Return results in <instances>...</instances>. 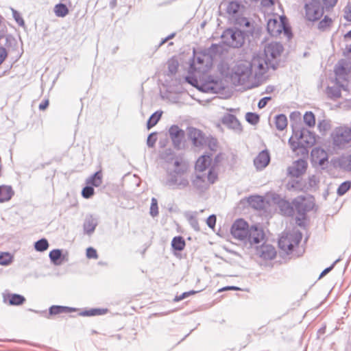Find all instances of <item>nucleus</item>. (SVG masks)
<instances>
[{
	"label": "nucleus",
	"mask_w": 351,
	"mask_h": 351,
	"mask_svg": "<svg viewBox=\"0 0 351 351\" xmlns=\"http://www.w3.org/2000/svg\"><path fill=\"white\" fill-rule=\"evenodd\" d=\"M51 262L55 265H60L63 261H66V256L59 249H54L49 254Z\"/></svg>",
	"instance_id": "obj_22"
},
{
	"label": "nucleus",
	"mask_w": 351,
	"mask_h": 351,
	"mask_svg": "<svg viewBox=\"0 0 351 351\" xmlns=\"http://www.w3.org/2000/svg\"><path fill=\"white\" fill-rule=\"evenodd\" d=\"M97 226V219L93 215H88L86 217L84 223V230L87 234H91Z\"/></svg>",
	"instance_id": "obj_23"
},
{
	"label": "nucleus",
	"mask_w": 351,
	"mask_h": 351,
	"mask_svg": "<svg viewBox=\"0 0 351 351\" xmlns=\"http://www.w3.org/2000/svg\"><path fill=\"white\" fill-rule=\"evenodd\" d=\"M227 290H240V288H239L237 287H234V286H228V287H225L219 289V291H227Z\"/></svg>",
	"instance_id": "obj_60"
},
{
	"label": "nucleus",
	"mask_w": 351,
	"mask_h": 351,
	"mask_svg": "<svg viewBox=\"0 0 351 351\" xmlns=\"http://www.w3.org/2000/svg\"><path fill=\"white\" fill-rule=\"evenodd\" d=\"M176 34L175 33H172L171 34H170L169 36H168L167 37H166L165 38L162 39L159 45V46H161L163 44H165L166 42H167L169 40L173 38L174 36H175Z\"/></svg>",
	"instance_id": "obj_59"
},
{
	"label": "nucleus",
	"mask_w": 351,
	"mask_h": 351,
	"mask_svg": "<svg viewBox=\"0 0 351 351\" xmlns=\"http://www.w3.org/2000/svg\"><path fill=\"white\" fill-rule=\"evenodd\" d=\"M256 254L265 260H272L276 257L275 247L269 244L264 243L260 247H256Z\"/></svg>",
	"instance_id": "obj_15"
},
{
	"label": "nucleus",
	"mask_w": 351,
	"mask_h": 351,
	"mask_svg": "<svg viewBox=\"0 0 351 351\" xmlns=\"http://www.w3.org/2000/svg\"><path fill=\"white\" fill-rule=\"evenodd\" d=\"M331 23V19L327 16H325L324 19L319 23L318 27L320 29H324L327 27H329Z\"/></svg>",
	"instance_id": "obj_43"
},
{
	"label": "nucleus",
	"mask_w": 351,
	"mask_h": 351,
	"mask_svg": "<svg viewBox=\"0 0 351 351\" xmlns=\"http://www.w3.org/2000/svg\"><path fill=\"white\" fill-rule=\"evenodd\" d=\"M86 256L88 258L97 259L98 258V255H97V252L96 250L91 247L87 248Z\"/></svg>",
	"instance_id": "obj_47"
},
{
	"label": "nucleus",
	"mask_w": 351,
	"mask_h": 351,
	"mask_svg": "<svg viewBox=\"0 0 351 351\" xmlns=\"http://www.w3.org/2000/svg\"><path fill=\"white\" fill-rule=\"evenodd\" d=\"M48 106H49V101L45 100L40 104L39 109L40 110H44L47 108Z\"/></svg>",
	"instance_id": "obj_58"
},
{
	"label": "nucleus",
	"mask_w": 351,
	"mask_h": 351,
	"mask_svg": "<svg viewBox=\"0 0 351 351\" xmlns=\"http://www.w3.org/2000/svg\"><path fill=\"white\" fill-rule=\"evenodd\" d=\"M278 208L283 215L291 216L294 214L295 208L293 202L290 203L288 201L280 199L278 202Z\"/></svg>",
	"instance_id": "obj_21"
},
{
	"label": "nucleus",
	"mask_w": 351,
	"mask_h": 351,
	"mask_svg": "<svg viewBox=\"0 0 351 351\" xmlns=\"http://www.w3.org/2000/svg\"><path fill=\"white\" fill-rule=\"evenodd\" d=\"M188 136L195 147H202L206 144L208 141V138L204 136V133L195 128H189Z\"/></svg>",
	"instance_id": "obj_13"
},
{
	"label": "nucleus",
	"mask_w": 351,
	"mask_h": 351,
	"mask_svg": "<svg viewBox=\"0 0 351 351\" xmlns=\"http://www.w3.org/2000/svg\"><path fill=\"white\" fill-rule=\"evenodd\" d=\"M267 29L268 33L271 36H278L282 32V30L284 29L285 33L288 34L289 29H286L284 26V24L278 21L276 19H269L267 21Z\"/></svg>",
	"instance_id": "obj_14"
},
{
	"label": "nucleus",
	"mask_w": 351,
	"mask_h": 351,
	"mask_svg": "<svg viewBox=\"0 0 351 351\" xmlns=\"http://www.w3.org/2000/svg\"><path fill=\"white\" fill-rule=\"evenodd\" d=\"M340 258H338L332 264L331 266L326 268L325 269H324L322 271V272L321 273V274L319 275V278H323L324 276H326L328 273H329L334 267V266L339 262L340 261Z\"/></svg>",
	"instance_id": "obj_49"
},
{
	"label": "nucleus",
	"mask_w": 351,
	"mask_h": 351,
	"mask_svg": "<svg viewBox=\"0 0 351 351\" xmlns=\"http://www.w3.org/2000/svg\"><path fill=\"white\" fill-rule=\"evenodd\" d=\"M304 16L309 21H316L324 14V7L319 0H304Z\"/></svg>",
	"instance_id": "obj_9"
},
{
	"label": "nucleus",
	"mask_w": 351,
	"mask_h": 351,
	"mask_svg": "<svg viewBox=\"0 0 351 351\" xmlns=\"http://www.w3.org/2000/svg\"><path fill=\"white\" fill-rule=\"evenodd\" d=\"M351 182L349 181L341 183L337 189V194L340 196L343 195L350 188Z\"/></svg>",
	"instance_id": "obj_39"
},
{
	"label": "nucleus",
	"mask_w": 351,
	"mask_h": 351,
	"mask_svg": "<svg viewBox=\"0 0 351 351\" xmlns=\"http://www.w3.org/2000/svg\"><path fill=\"white\" fill-rule=\"evenodd\" d=\"M150 215L152 217H156L158 215V201L155 197L152 199L150 206Z\"/></svg>",
	"instance_id": "obj_40"
},
{
	"label": "nucleus",
	"mask_w": 351,
	"mask_h": 351,
	"mask_svg": "<svg viewBox=\"0 0 351 351\" xmlns=\"http://www.w3.org/2000/svg\"><path fill=\"white\" fill-rule=\"evenodd\" d=\"M186 80L188 83H189L190 84H191L192 86H195V87H197L199 90H201L204 92H206L207 91L208 89H210V86H205V87H203V86H201L199 87V83H198V81L196 80V79H194L193 77H186Z\"/></svg>",
	"instance_id": "obj_38"
},
{
	"label": "nucleus",
	"mask_w": 351,
	"mask_h": 351,
	"mask_svg": "<svg viewBox=\"0 0 351 351\" xmlns=\"http://www.w3.org/2000/svg\"><path fill=\"white\" fill-rule=\"evenodd\" d=\"M326 9L332 8L338 0H322Z\"/></svg>",
	"instance_id": "obj_52"
},
{
	"label": "nucleus",
	"mask_w": 351,
	"mask_h": 351,
	"mask_svg": "<svg viewBox=\"0 0 351 351\" xmlns=\"http://www.w3.org/2000/svg\"><path fill=\"white\" fill-rule=\"evenodd\" d=\"M315 134L304 128L293 129V136H291L289 140L293 151H295L299 147H311L315 143Z\"/></svg>",
	"instance_id": "obj_4"
},
{
	"label": "nucleus",
	"mask_w": 351,
	"mask_h": 351,
	"mask_svg": "<svg viewBox=\"0 0 351 351\" xmlns=\"http://www.w3.org/2000/svg\"><path fill=\"white\" fill-rule=\"evenodd\" d=\"M219 45L216 44H213L208 49V53L210 55L216 53L218 51Z\"/></svg>",
	"instance_id": "obj_55"
},
{
	"label": "nucleus",
	"mask_w": 351,
	"mask_h": 351,
	"mask_svg": "<svg viewBox=\"0 0 351 351\" xmlns=\"http://www.w3.org/2000/svg\"><path fill=\"white\" fill-rule=\"evenodd\" d=\"M206 223L209 228H213L216 223V216L215 215H210L206 220Z\"/></svg>",
	"instance_id": "obj_50"
},
{
	"label": "nucleus",
	"mask_w": 351,
	"mask_h": 351,
	"mask_svg": "<svg viewBox=\"0 0 351 351\" xmlns=\"http://www.w3.org/2000/svg\"><path fill=\"white\" fill-rule=\"evenodd\" d=\"M11 10L12 13V16L16 21V22L19 24V25L24 26L25 23L23 18L21 16V14L14 8H11Z\"/></svg>",
	"instance_id": "obj_42"
},
{
	"label": "nucleus",
	"mask_w": 351,
	"mask_h": 351,
	"mask_svg": "<svg viewBox=\"0 0 351 351\" xmlns=\"http://www.w3.org/2000/svg\"><path fill=\"white\" fill-rule=\"evenodd\" d=\"M231 234L233 237L242 241L245 245L252 247L264 239V232L256 226L249 228L247 223L243 219H237L232 224Z\"/></svg>",
	"instance_id": "obj_1"
},
{
	"label": "nucleus",
	"mask_w": 351,
	"mask_h": 351,
	"mask_svg": "<svg viewBox=\"0 0 351 351\" xmlns=\"http://www.w3.org/2000/svg\"><path fill=\"white\" fill-rule=\"evenodd\" d=\"M343 18L348 21L351 22V3H348L343 10Z\"/></svg>",
	"instance_id": "obj_44"
},
{
	"label": "nucleus",
	"mask_w": 351,
	"mask_h": 351,
	"mask_svg": "<svg viewBox=\"0 0 351 351\" xmlns=\"http://www.w3.org/2000/svg\"><path fill=\"white\" fill-rule=\"evenodd\" d=\"M49 247V243L46 239H41L34 243V248L37 252H44Z\"/></svg>",
	"instance_id": "obj_34"
},
{
	"label": "nucleus",
	"mask_w": 351,
	"mask_h": 351,
	"mask_svg": "<svg viewBox=\"0 0 351 351\" xmlns=\"http://www.w3.org/2000/svg\"><path fill=\"white\" fill-rule=\"evenodd\" d=\"M293 205L294 206L295 210L300 215L296 217V221L298 224L301 226V223L299 221L304 217L306 212L313 208L314 202L311 197L298 196L293 200Z\"/></svg>",
	"instance_id": "obj_11"
},
{
	"label": "nucleus",
	"mask_w": 351,
	"mask_h": 351,
	"mask_svg": "<svg viewBox=\"0 0 351 351\" xmlns=\"http://www.w3.org/2000/svg\"><path fill=\"white\" fill-rule=\"evenodd\" d=\"M93 194L94 189L91 186H86L82 191V195L86 199L91 197Z\"/></svg>",
	"instance_id": "obj_41"
},
{
	"label": "nucleus",
	"mask_w": 351,
	"mask_h": 351,
	"mask_svg": "<svg viewBox=\"0 0 351 351\" xmlns=\"http://www.w3.org/2000/svg\"><path fill=\"white\" fill-rule=\"evenodd\" d=\"M345 37L346 38H351V30L349 31L346 35H345Z\"/></svg>",
	"instance_id": "obj_64"
},
{
	"label": "nucleus",
	"mask_w": 351,
	"mask_h": 351,
	"mask_svg": "<svg viewBox=\"0 0 351 351\" xmlns=\"http://www.w3.org/2000/svg\"><path fill=\"white\" fill-rule=\"evenodd\" d=\"M106 312L107 309L106 308H92L83 311L81 315L83 316H95L106 314Z\"/></svg>",
	"instance_id": "obj_32"
},
{
	"label": "nucleus",
	"mask_w": 351,
	"mask_h": 351,
	"mask_svg": "<svg viewBox=\"0 0 351 351\" xmlns=\"http://www.w3.org/2000/svg\"><path fill=\"white\" fill-rule=\"evenodd\" d=\"M333 144L339 148H343L351 142V128L347 126L336 128L332 133Z\"/></svg>",
	"instance_id": "obj_10"
},
{
	"label": "nucleus",
	"mask_w": 351,
	"mask_h": 351,
	"mask_svg": "<svg viewBox=\"0 0 351 351\" xmlns=\"http://www.w3.org/2000/svg\"><path fill=\"white\" fill-rule=\"evenodd\" d=\"M270 162V155L267 150H263L254 159V165L257 171L263 170Z\"/></svg>",
	"instance_id": "obj_17"
},
{
	"label": "nucleus",
	"mask_w": 351,
	"mask_h": 351,
	"mask_svg": "<svg viewBox=\"0 0 351 351\" xmlns=\"http://www.w3.org/2000/svg\"><path fill=\"white\" fill-rule=\"evenodd\" d=\"M169 133L174 147L180 149L184 136V132L178 125H172L169 130Z\"/></svg>",
	"instance_id": "obj_16"
},
{
	"label": "nucleus",
	"mask_w": 351,
	"mask_h": 351,
	"mask_svg": "<svg viewBox=\"0 0 351 351\" xmlns=\"http://www.w3.org/2000/svg\"><path fill=\"white\" fill-rule=\"evenodd\" d=\"M7 56H8V53H7L6 49L3 47H0V65L5 60Z\"/></svg>",
	"instance_id": "obj_54"
},
{
	"label": "nucleus",
	"mask_w": 351,
	"mask_h": 351,
	"mask_svg": "<svg viewBox=\"0 0 351 351\" xmlns=\"http://www.w3.org/2000/svg\"><path fill=\"white\" fill-rule=\"evenodd\" d=\"M318 128L320 132H325L328 130L329 128V124L328 122L325 120H323L322 121H319L318 123Z\"/></svg>",
	"instance_id": "obj_51"
},
{
	"label": "nucleus",
	"mask_w": 351,
	"mask_h": 351,
	"mask_svg": "<svg viewBox=\"0 0 351 351\" xmlns=\"http://www.w3.org/2000/svg\"><path fill=\"white\" fill-rule=\"evenodd\" d=\"M14 191L10 186H0V203L9 201L14 195Z\"/></svg>",
	"instance_id": "obj_24"
},
{
	"label": "nucleus",
	"mask_w": 351,
	"mask_h": 351,
	"mask_svg": "<svg viewBox=\"0 0 351 351\" xmlns=\"http://www.w3.org/2000/svg\"><path fill=\"white\" fill-rule=\"evenodd\" d=\"M222 123L237 132H240L242 130L240 122L233 114H227L224 115L222 119Z\"/></svg>",
	"instance_id": "obj_19"
},
{
	"label": "nucleus",
	"mask_w": 351,
	"mask_h": 351,
	"mask_svg": "<svg viewBox=\"0 0 351 351\" xmlns=\"http://www.w3.org/2000/svg\"><path fill=\"white\" fill-rule=\"evenodd\" d=\"M189 221L191 227L196 231L199 230V223L196 217L190 216L189 217Z\"/></svg>",
	"instance_id": "obj_48"
},
{
	"label": "nucleus",
	"mask_w": 351,
	"mask_h": 351,
	"mask_svg": "<svg viewBox=\"0 0 351 351\" xmlns=\"http://www.w3.org/2000/svg\"><path fill=\"white\" fill-rule=\"evenodd\" d=\"M217 179V173L213 168H210L207 172L195 171L191 181L193 189L198 193H203L215 182Z\"/></svg>",
	"instance_id": "obj_3"
},
{
	"label": "nucleus",
	"mask_w": 351,
	"mask_h": 351,
	"mask_svg": "<svg viewBox=\"0 0 351 351\" xmlns=\"http://www.w3.org/2000/svg\"><path fill=\"white\" fill-rule=\"evenodd\" d=\"M221 39L225 45L233 48H239L244 43V33L237 28L228 29L223 32Z\"/></svg>",
	"instance_id": "obj_8"
},
{
	"label": "nucleus",
	"mask_w": 351,
	"mask_h": 351,
	"mask_svg": "<svg viewBox=\"0 0 351 351\" xmlns=\"http://www.w3.org/2000/svg\"><path fill=\"white\" fill-rule=\"evenodd\" d=\"M345 162L346 169L349 171H351V155L346 158Z\"/></svg>",
	"instance_id": "obj_57"
},
{
	"label": "nucleus",
	"mask_w": 351,
	"mask_h": 351,
	"mask_svg": "<svg viewBox=\"0 0 351 351\" xmlns=\"http://www.w3.org/2000/svg\"><path fill=\"white\" fill-rule=\"evenodd\" d=\"M304 121L309 127H313L315 124V119L312 112H306L304 115Z\"/></svg>",
	"instance_id": "obj_36"
},
{
	"label": "nucleus",
	"mask_w": 351,
	"mask_h": 351,
	"mask_svg": "<svg viewBox=\"0 0 351 351\" xmlns=\"http://www.w3.org/2000/svg\"><path fill=\"white\" fill-rule=\"evenodd\" d=\"M248 64H250V68L255 76V80H257L258 82L262 80L264 75L269 68L276 69L274 63L268 61L266 57H264L259 52L253 56L251 61L248 62Z\"/></svg>",
	"instance_id": "obj_6"
},
{
	"label": "nucleus",
	"mask_w": 351,
	"mask_h": 351,
	"mask_svg": "<svg viewBox=\"0 0 351 351\" xmlns=\"http://www.w3.org/2000/svg\"><path fill=\"white\" fill-rule=\"evenodd\" d=\"M171 246L176 250L182 251L185 247V241L180 236L175 237L171 241Z\"/></svg>",
	"instance_id": "obj_30"
},
{
	"label": "nucleus",
	"mask_w": 351,
	"mask_h": 351,
	"mask_svg": "<svg viewBox=\"0 0 351 351\" xmlns=\"http://www.w3.org/2000/svg\"><path fill=\"white\" fill-rule=\"evenodd\" d=\"M246 121L252 125H256L259 121L258 114L253 112H247L245 114Z\"/></svg>",
	"instance_id": "obj_37"
},
{
	"label": "nucleus",
	"mask_w": 351,
	"mask_h": 351,
	"mask_svg": "<svg viewBox=\"0 0 351 351\" xmlns=\"http://www.w3.org/2000/svg\"><path fill=\"white\" fill-rule=\"evenodd\" d=\"M86 183L94 186H99L102 183V175L100 171H97L86 180Z\"/></svg>",
	"instance_id": "obj_28"
},
{
	"label": "nucleus",
	"mask_w": 351,
	"mask_h": 351,
	"mask_svg": "<svg viewBox=\"0 0 351 351\" xmlns=\"http://www.w3.org/2000/svg\"><path fill=\"white\" fill-rule=\"evenodd\" d=\"M275 125L277 130L282 131L287 126V119L285 114H280L275 117Z\"/></svg>",
	"instance_id": "obj_26"
},
{
	"label": "nucleus",
	"mask_w": 351,
	"mask_h": 351,
	"mask_svg": "<svg viewBox=\"0 0 351 351\" xmlns=\"http://www.w3.org/2000/svg\"><path fill=\"white\" fill-rule=\"evenodd\" d=\"M271 97H265L262 98V99L259 101V102H258V107L259 108H264V107L267 105V102H268L269 100H271Z\"/></svg>",
	"instance_id": "obj_53"
},
{
	"label": "nucleus",
	"mask_w": 351,
	"mask_h": 351,
	"mask_svg": "<svg viewBox=\"0 0 351 351\" xmlns=\"http://www.w3.org/2000/svg\"><path fill=\"white\" fill-rule=\"evenodd\" d=\"M162 115V112H156L151 115L147 123V127L149 130L154 127L160 120Z\"/></svg>",
	"instance_id": "obj_33"
},
{
	"label": "nucleus",
	"mask_w": 351,
	"mask_h": 351,
	"mask_svg": "<svg viewBox=\"0 0 351 351\" xmlns=\"http://www.w3.org/2000/svg\"><path fill=\"white\" fill-rule=\"evenodd\" d=\"M175 169L169 171L165 177L164 184L171 189H184L189 185V181L185 173L186 169L180 167V162L175 160Z\"/></svg>",
	"instance_id": "obj_2"
},
{
	"label": "nucleus",
	"mask_w": 351,
	"mask_h": 351,
	"mask_svg": "<svg viewBox=\"0 0 351 351\" xmlns=\"http://www.w3.org/2000/svg\"><path fill=\"white\" fill-rule=\"evenodd\" d=\"M75 311V309L73 308L53 305L51 306L49 309V316L47 317V318H49L50 315H56L61 313H71Z\"/></svg>",
	"instance_id": "obj_25"
},
{
	"label": "nucleus",
	"mask_w": 351,
	"mask_h": 351,
	"mask_svg": "<svg viewBox=\"0 0 351 351\" xmlns=\"http://www.w3.org/2000/svg\"><path fill=\"white\" fill-rule=\"evenodd\" d=\"M169 70L171 73H175L177 71V64L173 63L169 64Z\"/></svg>",
	"instance_id": "obj_56"
},
{
	"label": "nucleus",
	"mask_w": 351,
	"mask_h": 351,
	"mask_svg": "<svg viewBox=\"0 0 351 351\" xmlns=\"http://www.w3.org/2000/svg\"><path fill=\"white\" fill-rule=\"evenodd\" d=\"M195 60L199 64H202L203 63V62H204L203 58H201V57H199V56L195 58Z\"/></svg>",
	"instance_id": "obj_62"
},
{
	"label": "nucleus",
	"mask_w": 351,
	"mask_h": 351,
	"mask_svg": "<svg viewBox=\"0 0 351 351\" xmlns=\"http://www.w3.org/2000/svg\"><path fill=\"white\" fill-rule=\"evenodd\" d=\"M240 10L241 5L236 1L230 2L226 8L227 13L232 17H236L239 13Z\"/></svg>",
	"instance_id": "obj_27"
},
{
	"label": "nucleus",
	"mask_w": 351,
	"mask_h": 351,
	"mask_svg": "<svg viewBox=\"0 0 351 351\" xmlns=\"http://www.w3.org/2000/svg\"><path fill=\"white\" fill-rule=\"evenodd\" d=\"M156 133H151L147 139V145L149 147H153L156 142Z\"/></svg>",
	"instance_id": "obj_46"
},
{
	"label": "nucleus",
	"mask_w": 351,
	"mask_h": 351,
	"mask_svg": "<svg viewBox=\"0 0 351 351\" xmlns=\"http://www.w3.org/2000/svg\"><path fill=\"white\" fill-rule=\"evenodd\" d=\"M306 167V162L304 160L299 159L288 168V172L290 176L298 178L305 172Z\"/></svg>",
	"instance_id": "obj_18"
},
{
	"label": "nucleus",
	"mask_w": 351,
	"mask_h": 351,
	"mask_svg": "<svg viewBox=\"0 0 351 351\" xmlns=\"http://www.w3.org/2000/svg\"><path fill=\"white\" fill-rule=\"evenodd\" d=\"M211 163V158L208 155H202L195 163V171L207 172Z\"/></svg>",
	"instance_id": "obj_20"
},
{
	"label": "nucleus",
	"mask_w": 351,
	"mask_h": 351,
	"mask_svg": "<svg viewBox=\"0 0 351 351\" xmlns=\"http://www.w3.org/2000/svg\"><path fill=\"white\" fill-rule=\"evenodd\" d=\"M302 237V234L298 230L284 232L278 241L279 247L289 254L298 245Z\"/></svg>",
	"instance_id": "obj_7"
},
{
	"label": "nucleus",
	"mask_w": 351,
	"mask_h": 351,
	"mask_svg": "<svg viewBox=\"0 0 351 351\" xmlns=\"http://www.w3.org/2000/svg\"><path fill=\"white\" fill-rule=\"evenodd\" d=\"M54 12L58 17H64L69 13V9L64 3H58L54 8Z\"/></svg>",
	"instance_id": "obj_31"
},
{
	"label": "nucleus",
	"mask_w": 351,
	"mask_h": 351,
	"mask_svg": "<svg viewBox=\"0 0 351 351\" xmlns=\"http://www.w3.org/2000/svg\"><path fill=\"white\" fill-rule=\"evenodd\" d=\"M8 297H9V304H10V305H12V306L21 305L25 301V298L24 296L19 295V294H16V293L9 294Z\"/></svg>",
	"instance_id": "obj_29"
},
{
	"label": "nucleus",
	"mask_w": 351,
	"mask_h": 351,
	"mask_svg": "<svg viewBox=\"0 0 351 351\" xmlns=\"http://www.w3.org/2000/svg\"><path fill=\"white\" fill-rule=\"evenodd\" d=\"M190 67H191V69H195V70L200 69V68H199H199H197V67L195 66V61H194L193 63H191V66H190Z\"/></svg>",
	"instance_id": "obj_63"
},
{
	"label": "nucleus",
	"mask_w": 351,
	"mask_h": 351,
	"mask_svg": "<svg viewBox=\"0 0 351 351\" xmlns=\"http://www.w3.org/2000/svg\"><path fill=\"white\" fill-rule=\"evenodd\" d=\"M232 77L239 85L252 86L258 83L257 80H255V76L248 62L239 63L234 69V73Z\"/></svg>",
	"instance_id": "obj_5"
},
{
	"label": "nucleus",
	"mask_w": 351,
	"mask_h": 351,
	"mask_svg": "<svg viewBox=\"0 0 351 351\" xmlns=\"http://www.w3.org/2000/svg\"><path fill=\"white\" fill-rule=\"evenodd\" d=\"M198 291H187V292H184L183 293H182L181 295H177L176 296V298H174V301L175 302H180L185 298H186L187 297L191 295H193L196 293H197Z\"/></svg>",
	"instance_id": "obj_45"
},
{
	"label": "nucleus",
	"mask_w": 351,
	"mask_h": 351,
	"mask_svg": "<svg viewBox=\"0 0 351 351\" xmlns=\"http://www.w3.org/2000/svg\"><path fill=\"white\" fill-rule=\"evenodd\" d=\"M319 152H321L322 154H325L323 149H314L312 151V155L314 156L315 154H319Z\"/></svg>",
	"instance_id": "obj_61"
},
{
	"label": "nucleus",
	"mask_w": 351,
	"mask_h": 351,
	"mask_svg": "<svg viewBox=\"0 0 351 351\" xmlns=\"http://www.w3.org/2000/svg\"><path fill=\"white\" fill-rule=\"evenodd\" d=\"M283 51V47L280 43L272 42L267 44L263 51L259 53L266 57L269 62L274 63V67L276 69L278 64V58Z\"/></svg>",
	"instance_id": "obj_12"
},
{
	"label": "nucleus",
	"mask_w": 351,
	"mask_h": 351,
	"mask_svg": "<svg viewBox=\"0 0 351 351\" xmlns=\"http://www.w3.org/2000/svg\"><path fill=\"white\" fill-rule=\"evenodd\" d=\"M12 261V256L8 252L0 253V265H8Z\"/></svg>",
	"instance_id": "obj_35"
}]
</instances>
